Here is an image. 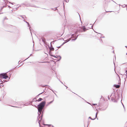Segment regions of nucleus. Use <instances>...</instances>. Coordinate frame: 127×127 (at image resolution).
<instances>
[{
  "label": "nucleus",
  "mask_w": 127,
  "mask_h": 127,
  "mask_svg": "<svg viewBox=\"0 0 127 127\" xmlns=\"http://www.w3.org/2000/svg\"><path fill=\"white\" fill-rule=\"evenodd\" d=\"M126 74H127V71H126Z\"/></svg>",
  "instance_id": "9b49d317"
},
{
  "label": "nucleus",
  "mask_w": 127,
  "mask_h": 127,
  "mask_svg": "<svg viewBox=\"0 0 127 127\" xmlns=\"http://www.w3.org/2000/svg\"><path fill=\"white\" fill-rule=\"evenodd\" d=\"M114 86L115 87H116L117 88H119L120 87V86L119 85H114Z\"/></svg>",
  "instance_id": "7ed1b4c3"
},
{
  "label": "nucleus",
  "mask_w": 127,
  "mask_h": 127,
  "mask_svg": "<svg viewBox=\"0 0 127 127\" xmlns=\"http://www.w3.org/2000/svg\"><path fill=\"white\" fill-rule=\"evenodd\" d=\"M96 117V116H95L93 119H92L91 117H89V118H90L91 119H92L93 120H94L95 119V118Z\"/></svg>",
  "instance_id": "6e6552de"
},
{
  "label": "nucleus",
  "mask_w": 127,
  "mask_h": 127,
  "mask_svg": "<svg viewBox=\"0 0 127 127\" xmlns=\"http://www.w3.org/2000/svg\"><path fill=\"white\" fill-rule=\"evenodd\" d=\"M45 102L44 101H43L38 106V112L39 113V114H40L42 112V110L44 107L45 104Z\"/></svg>",
  "instance_id": "f257e3e1"
},
{
  "label": "nucleus",
  "mask_w": 127,
  "mask_h": 127,
  "mask_svg": "<svg viewBox=\"0 0 127 127\" xmlns=\"http://www.w3.org/2000/svg\"><path fill=\"white\" fill-rule=\"evenodd\" d=\"M8 76L6 73H3L0 74V78L1 79H6L8 78Z\"/></svg>",
  "instance_id": "f03ea898"
},
{
  "label": "nucleus",
  "mask_w": 127,
  "mask_h": 127,
  "mask_svg": "<svg viewBox=\"0 0 127 127\" xmlns=\"http://www.w3.org/2000/svg\"><path fill=\"white\" fill-rule=\"evenodd\" d=\"M42 40L44 42H45V39L44 38H42Z\"/></svg>",
  "instance_id": "0eeeda50"
},
{
  "label": "nucleus",
  "mask_w": 127,
  "mask_h": 127,
  "mask_svg": "<svg viewBox=\"0 0 127 127\" xmlns=\"http://www.w3.org/2000/svg\"><path fill=\"white\" fill-rule=\"evenodd\" d=\"M8 19H7V17H5L2 20V22H4V21L6 20H8Z\"/></svg>",
  "instance_id": "20e7f679"
},
{
  "label": "nucleus",
  "mask_w": 127,
  "mask_h": 127,
  "mask_svg": "<svg viewBox=\"0 0 127 127\" xmlns=\"http://www.w3.org/2000/svg\"><path fill=\"white\" fill-rule=\"evenodd\" d=\"M58 47V48H60V47Z\"/></svg>",
  "instance_id": "f8f14e48"
},
{
  "label": "nucleus",
  "mask_w": 127,
  "mask_h": 127,
  "mask_svg": "<svg viewBox=\"0 0 127 127\" xmlns=\"http://www.w3.org/2000/svg\"><path fill=\"white\" fill-rule=\"evenodd\" d=\"M93 104L94 105H97L96 104Z\"/></svg>",
  "instance_id": "9d476101"
},
{
  "label": "nucleus",
  "mask_w": 127,
  "mask_h": 127,
  "mask_svg": "<svg viewBox=\"0 0 127 127\" xmlns=\"http://www.w3.org/2000/svg\"><path fill=\"white\" fill-rule=\"evenodd\" d=\"M42 98H39L37 100V101H41V100H42Z\"/></svg>",
  "instance_id": "39448f33"
},
{
  "label": "nucleus",
  "mask_w": 127,
  "mask_h": 127,
  "mask_svg": "<svg viewBox=\"0 0 127 127\" xmlns=\"http://www.w3.org/2000/svg\"><path fill=\"white\" fill-rule=\"evenodd\" d=\"M83 30L84 31H86V29L84 27H83Z\"/></svg>",
  "instance_id": "423d86ee"
},
{
  "label": "nucleus",
  "mask_w": 127,
  "mask_h": 127,
  "mask_svg": "<svg viewBox=\"0 0 127 127\" xmlns=\"http://www.w3.org/2000/svg\"><path fill=\"white\" fill-rule=\"evenodd\" d=\"M51 50L53 51L54 50V49L53 48H52L51 49Z\"/></svg>",
  "instance_id": "1a4fd4ad"
}]
</instances>
